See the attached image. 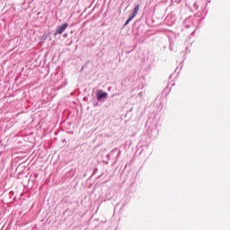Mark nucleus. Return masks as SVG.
Returning a JSON list of instances; mask_svg holds the SVG:
<instances>
[{
  "mask_svg": "<svg viewBox=\"0 0 230 230\" xmlns=\"http://www.w3.org/2000/svg\"><path fill=\"white\" fill-rule=\"evenodd\" d=\"M69 24L67 22H65L59 26L57 27L56 31L54 33V37H57L58 35H62L66 30H67Z\"/></svg>",
  "mask_w": 230,
  "mask_h": 230,
  "instance_id": "obj_1",
  "label": "nucleus"
},
{
  "mask_svg": "<svg viewBox=\"0 0 230 230\" xmlns=\"http://www.w3.org/2000/svg\"><path fill=\"white\" fill-rule=\"evenodd\" d=\"M96 98L98 102H104V100L109 98V93H107V92H103V90H99L97 91Z\"/></svg>",
  "mask_w": 230,
  "mask_h": 230,
  "instance_id": "obj_2",
  "label": "nucleus"
},
{
  "mask_svg": "<svg viewBox=\"0 0 230 230\" xmlns=\"http://www.w3.org/2000/svg\"><path fill=\"white\" fill-rule=\"evenodd\" d=\"M116 152H118V147L113 148L110 154L106 155V159L107 161H111V157H114V154H116Z\"/></svg>",
  "mask_w": 230,
  "mask_h": 230,
  "instance_id": "obj_3",
  "label": "nucleus"
},
{
  "mask_svg": "<svg viewBox=\"0 0 230 230\" xmlns=\"http://www.w3.org/2000/svg\"><path fill=\"white\" fill-rule=\"evenodd\" d=\"M138 12H139V4H137L134 7L133 13L130 15L134 18V17H136V15H137Z\"/></svg>",
  "mask_w": 230,
  "mask_h": 230,
  "instance_id": "obj_4",
  "label": "nucleus"
},
{
  "mask_svg": "<svg viewBox=\"0 0 230 230\" xmlns=\"http://www.w3.org/2000/svg\"><path fill=\"white\" fill-rule=\"evenodd\" d=\"M49 35H51V32L44 33V34L40 37L41 42H45L46 40L48 39V37H49Z\"/></svg>",
  "mask_w": 230,
  "mask_h": 230,
  "instance_id": "obj_5",
  "label": "nucleus"
},
{
  "mask_svg": "<svg viewBox=\"0 0 230 230\" xmlns=\"http://www.w3.org/2000/svg\"><path fill=\"white\" fill-rule=\"evenodd\" d=\"M183 66H184V63H182V61L180 62V65L179 66L176 67L175 72L178 71L177 73H181V70L182 69Z\"/></svg>",
  "mask_w": 230,
  "mask_h": 230,
  "instance_id": "obj_6",
  "label": "nucleus"
},
{
  "mask_svg": "<svg viewBox=\"0 0 230 230\" xmlns=\"http://www.w3.org/2000/svg\"><path fill=\"white\" fill-rule=\"evenodd\" d=\"M134 19V16L129 15L128 19L125 22L124 26H128L130 22Z\"/></svg>",
  "mask_w": 230,
  "mask_h": 230,
  "instance_id": "obj_7",
  "label": "nucleus"
},
{
  "mask_svg": "<svg viewBox=\"0 0 230 230\" xmlns=\"http://www.w3.org/2000/svg\"><path fill=\"white\" fill-rule=\"evenodd\" d=\"M115 154H117L115 156V161H118V159H119V157H121V151L119 149H118V151Z\"/></svg>",
  "mask_w": 230,
  "mask_h": 230,
  "instance_id": "obj_8",
  "label": "nucleus"
},
{
  "mask_svg": "<svg viewBox=\"0 0 230 230\" xmlns=\"http://www.w3.org/2000/svg\"><path fill=\"white\" fill-rule=\"evenodd\" d=\"M98 173V168H94L93 172V175H96Z\"/></svg>",
  "mask_w": 230,
  "mask_h": 230,
  "instance_id": "obj_9",
  "label": "nucleus"
},
{
  "mask_svg": "<svg viewBox=\"0 0 230 230\" xmlns=\"http://www.w3.org/2000/svg\"><path fill=\"white\" fill-rule=\"evenodd\" d=\"M193 6H194L195 10H199V4H197V3H194Z\"/></svg>",
  "mask_w": 230,
  "mask_h": 230,
  "instance_id": "obj_10",
  "label": "nucleus"
},
{
  "mask_svg": "<svg viewBox=\"0 0 230 230\" xmlns=\"http://www.w3.org/2000/svg\"><path fill=\"white\" fill-rule=\"evenodd\" d=\"M138 96H139L140 98H143V92H140V93H138Z\"/></svg>",
  "mask_w": 230,
  "mask_h": 230,
  "instance_id": "obj_11",
  "label": "nucleus"
},
{
  "mask_svg": "<svg viewBox=\"0 0 230 230\" xmlns=\"http://www.w3.org/2000/svg\"><path fill=\"white\" fill-rule=\"evenodd\" d=\"M93 105H94V107H98L99 102H94V103H93Z\"/></svg>",
  "mask_w": 230,
  "mask_h": 230,
  "instance_id": "obj_12",
  "label": "nucleus"
},
{
  "mask_svg": "<svg viewBox=\"0 0 230 230\" xmlns=\"http://www.w3.org/2000/svg\"><path fill=\"white\" fill-rule=\"evenodd\" d=\"M185 28H191V26L185 24Z\"/></svg>",
  "mask_w": 230,
  "mask_h": 230,
  "instance_id": "obj_13",
  "label": "nucleus"
},
{
  "mask_svg": "<svg viewBox=\"0 0 230 230\" xmlns=\"http://www.w3.org/2000/svg\"><path fill=\"white\" fill-rule=\"evenodd\" d=\"M39 177V174H34V179H37Z\"/></svg>",
  "mask_w": 230,
  "mask_h": 230,
  "instance_id": "obj_14",
  "label": "nucleus"
},
{
  "mask_svg": "<svg viewBox=\"0 0 230 230\" xmlns=\"http://www.w3.org/2000/svg\"><path fill=\"white\" fill-rule=\"evenodd\" d=\"M111 89H112V87H111V86L108 87V91H111Z\"/></svg>",
  "mask_w": 230,
  "mask_h": 230,
  "instance_id": "obj_15",
  "label": "nucleus"
},
{
  "mask_svg": "<svg viewBox=\"0 0 230 230\" xmlns=\"http://www.w3.org/2000/svg\"><path fill=\"white\" fill-rule=\"evenodd\" d=\"M140 89H145V85H142V86L140 87Z\"/></svg>",
  "mask_w": 230,
  "mask_h": 230,
  "instance_id": "obj_16",
  "label": "nucleus"
},
{
  "mask_svg": "<svg viewBox=\"0 0 230 230\" xmlns=\"http://www.w3.org/2000/svg\"><path fill=\"white\" fill-rule=\"evenodd\" d=\"M153 127H157V123H155V124L153 125Z\"/></svg>",
  "mask_w": 230,
  "mask_h": 230,
  "instance_id": "obj_17",
  "label": "nucleus"
},
{
  "mask_svg": "<svg viewBox=\"0 0 230 230\" xmlns=\"http://www.w3.org/2000/svg\"><path fill=\"white\" fill-rule=\"evenodd\" d=\"M103 163H104V164H109V163H108V162L103 161Z\"/></svg>",
  "mask_w": 230,
  "mask_h": 230,
  "instance_id": "obj_18",
  "label": "nucleus"
},
{
  "mask_svg": "<svg viewBox=\"0 0 230 230\" xmlns=\"http://www.w3.org/2000/svg\"><path fill=\"white\" fill-rule=\"evenodd\" d=\"M148 123H150V120H147L146 124L148 125Z\"/></svg>",
  "mask_w": 230,
  "mask_h": 230,
  "instance_id": "obj_19",
  "label": "nucleus"
},
{
  "mask_svg": "<svg viewBox=\"0 0 230 230\" xmlns=\"http://www.w3.org/2000/svg\"><path fill=\"white\" fill-rule=\"evenodd\" d=\"M134 182H136V181H134L133 182H131L130 186H132L134 184Z\"/></svg>",
  "mask_w": 230,
  "mask_h": 230,
  "instance_id": "obj_20",
  "label": "nucleus"
},
{
  "mask_svg": "<svg viewBox=\"0 0 230 230\" xmlns=\"http://www.w3.org/2000/svg\"><path fill=\"white\" fill-rule=\"evenodd\" d=\"M10 193H11V195H13V191L11 190Z\"/></svg>",
  "mask_w": 230,
  "mask_h": 230,
  "instance_id": "obj_21",
  "label": "nucleus"
},
{
  "mask_svg": "<svg viewBox=\"0 0 230 230\" xmlns=\"http://www.w3.org/2000/svg\"><path fill=\"white\" fill-rule=\"evenodd\" d=\"M64 37H67V34H64Z\"/></svg>",
  "mask_w": 230,
  "mask_h": 230,
  "instance_id": "obj_22",
  "label": "nucleus"
},
{
  "mask_svg": "<svg viewBox=\"0 0 230 230\" xmlns=\"http://www.w3.org/2000/svg\"><path fill=\"white\" fill-rule=\"evenodd\" d=\"M172 76H173V75H170V78H172Z\"/></svg>",
  "mask_w": 230,
  "mask_h": 230,
  "instance_id": "obj_23",
  "label": "nucleus"
},
{
  "mask_svg": "<svg viewBox=\"0 0 230 230\" xmlns=\"http://www.w3.org/2000/svg\"><path fill=\"white\" fill-rule=\"evenodd\" d=\"M66 84H64V87H66Z\"/></svg>",
  "mask_w": 230,
  "mask_h": 230,
  "instance_id": "obj_24",
  "label": "nucleus"
}]
</instances>
